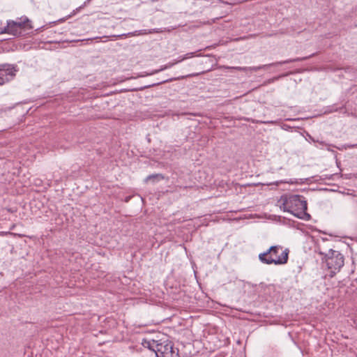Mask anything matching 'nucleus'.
Instances as JSON below:
<instances>
[{"mask_svg": "<svg viewBox=\"0 0 357 357\" xmlns=\"http://www.w3.org/2000/svg\"><path fill=\"white\" fill-rule=\"evenodd\" d=\"M282 202L280 208L289 212L295 217L308 220L310 215L307 213V204L305 197L298 195H285L280 198Z\"/></svg>", "mask_w": 357, "mask_h": 357, "instance_id": "1", "label": "nucleus"}, {"mask_svg": "<svg viewBox=\"0 0 357 357\" xmlns=\"http://www.w3.org/2000/svg\"><path fill=\"white\" fill-rule=\"evenodd\" d=\"M289 250L281 245H273L259 255V259L265 264L282 265L287 263Z\"/></svg>", "mask_w": 357, "mask_h": 357, "instance_id": "2", "label": "nucleus"}, {"mask_svg": "<svg viewBox=\"0 0 357 357\" xmlns=\"http://www.w3.org/2000/svg\"><path fill=\"white\" fill-rule=\"evenodd\" d=\"M32 29L31 21L27 17L22 16L16 20H8L6 26H0V34L7 33L14 37H20Z\"/></svg>", "mask_w": 357, "mask_h": 357, "instance_id": "3", "label": "nucleus"}, {"mask_svg": "<svg viewBox=\"0 0 357 357\" xmlns=\"http://www.w3.org/2000/svg\"><path fill=\"white\" fill-rule=\"evenodd\" d=\"M319 253L322 255H324L323 259H324L328 269L331 270L330 277L333 278L344 264L343 255L339 251L333 250V249H330L328 253L326 254L322 252Z\"/></svg>", "mask_w": 357, "mask_h": 357, "instance_id": "4", "label": "nucleus"}, {"mask_svg": "<svg viewBox=\"0 0 357 357\" xmlns=\"http://www.w3.org/2000/svg\"><path fill=\"white\" fill-rule=\"evenodd\" d=\"M17 68L15 65L5 63L0 64V86L12 81L16 76Z\"/></svg>", "mask_w": 357, "mask_h": 357, "instance_id": "5", "label": "nucleus"}, {"mask_svg": "<svg viewBox=\"0 0 357 357\" xmlns=\"http://www.w3.org/2000/svg\"><path fill=\"white\" fill-rule=\"evenodd\" d=\"M156 357H179L178 349L171 342L160 341L155 353Z\"/></svg>", "mask_w": 357, "mask_h": 357, "instance_id": "6", "label": "nucleus"}, {"mask_svg": "<svg viewBox=\"0 0 357 357\" xmlns=\"http://www.w3.org/2000/svg\"><path fill=\"white\" fill-rule=\"evenodd\" d=\"M312 56H314V54H312V55H310L308 56L290 59H287V60H284V61H277L275 63L266 64V65H263V66L248 67V70L256 72L261 69H267L270 66H281L282 64H287V63H293V62L304 61V60H306V59L312 57Z\"/></svg>", "mask_w": 357, "mask_h": 357, "instance_id": "7", "label": "nucleus"}, {"mask_svg": "<svg viewBox=\"0 0 357 357\" xmlns=\"http://www.w3.org/2000/svg\"><path fill=\"white\" fill-rule=\"evenodd\" d=\"M159 341H156L154 340H144L142 342V344L144 347H147L150 350L154 351V353H156L157 349L158 348Z\"/></svg>", "mask_w": 357, "mask_h": 357, "instance_id": "8", "label": "nucleus"}, {"mask_svg": "<svg viewBox=\"0 0 357 357\" xmlns=\"http://www.w3.org/2000/svg\"><path fill=\"white\" fill-rule=\"evenodd\" d=\"M164 179V176L162 174H153L149 175L144 180L145 183L149 181H152L153 183H155L160 180Z\"/></svg>", "mask_w": 357, "mask_h": 357, "instance_id": "9", "label": "nucleus"}, {"mask_svg": "<svg viewBox=\"0 0 357 357\" xmlns=\"http://www.w3.org/2000/svg\"><path fill=\"white\" fill-rule=\"evenodd\" d=\"M225 68L226 69H234V70H238V71H243V72H247L248 70V67H240V66H236V67H233V66H224Z\"/></svg>", "mask_w": 357, "mask_h": 357, "instance_id": "10", "label": "nucleus"}, {"mask_svg": "<svg viewBox=\"0 0 357 357\" xmlns=\"http://www.w3.org/2000/svg\"><path fill=\"white\" fill-rule=\"evenodd\" d=\"M91 1V0H86L84 2V3L80 6L79 7H78L77 8H76V10L75 12H78L81 9L84 8L85 6H86L87 5H89L90 3V2Z\"/></svg>", "mask_w": 357, "mask_h": 357, "instance_id": "11", "label": "nucleus"}, {"mask_svg": "<svg viewBox=\"0 0 357 357\" xmlns=\"http://www.w3.org/2000/svg\"><path fill=\"white\" fill-rule=\"evenodd\" d=\"M194 55H195V52L187 53V54H185L183 56V57L182 58L181 60H184V59H187L191 58V57L194 56Z\"/></svg>", "mask_w": 357, "mask_h": 357, "instance_id": "12", "label": "nucleus"}, {"mask_svg": "<svg viewBox=\"0 0 357 357\" xmlns=\"http://www.w3.org/2000/svg\"><path fill=\"white\" fill-rule=\"evenodd\" d=\"M289 183V182H288V181H276V182L275 183V184L276 185H279V183Z\"/></svg>", "mask_w": 357, "mask_h": 357, "instance_id": "13", "label": "nucleus"}, {"mask_svg": "<svg viewBox=\"0 0 357 357\" xmlns=\"http://www.w3.org/2000/svg\"><path fill=\"white\" fill-rule=\"evenodd\" d=\"M109 36H102V37H96V38H94L93 39H99V38H109Z\"/></svg>", "mask_w": 357, "mask_h": 357, "instance_id": "14", "label": "nucleus"}, {"mask_svg": "<svg viewBox=\"0 0 357 357\" xmlns=\"http://www.w3.org/2000/svg\"><path fill=\"white\" fill-rule=\"evenodd\" d=\"M123 36V35H117V36H116V35H113V36H112V37H114V38H121V37H122Z\"/></svg>", "mask_w": 357, "mask_h": 357, "instance_id": "15", "label": "nucleus"}, {"mask_svg": "<svg viewBox=\"0 0 357 357\" xmlns=\"http://www.w3.org/2000/svg\"><path fill=\"white\" fill-rule=\"evenodd\" d=\"M201 73H196V74L192 75V76L199 75H200Z\"/></svg>", "mask_w": 357, "mask_h": 357, "instance_id": "16", "label": "nucleus"}, {"mask_svg": "<svg viewBox=\"0 0 357 357\" xmlns=\"http://www.w3.org/2000/svg\"><path fill=\"white\" fill-rule=\"evenodd\" d=\"M351 147H357V144L352 145Z\"/></svg>", "mask_w": 357, "mask_h": 357, "instance_id": "17", "label": "nucleus"}]
</instances>
